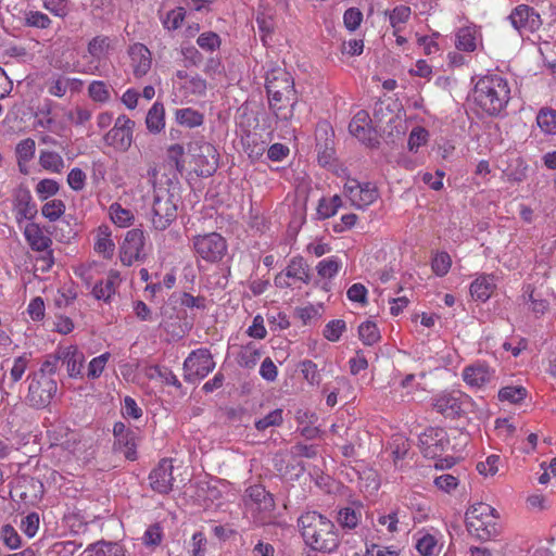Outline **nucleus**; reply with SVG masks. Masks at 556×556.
I'll list each match as a JSON object with an SVG mask.
<instances>
[{"label":"nucleus","instance_id":"nucleus-40","mask_svg":"<svg viewBox=\"0 0 556 556\" xmlns=\"http://www.w3.org/2000/svg\"><path fill=\"white\" fill-rule=\"evenodd\" d=\"M340 268L341 262L336 256L325 258L320 261L316 266L318 276L324 279L333 278L339 273Z\"/></svg>","mask_w":556,"mask_h":556},{"label":"nucleus","instance_id":"nucleus-54","mask_svg":"<svg viewBox=\"0 0 556 556\" xmlns=\"http://www.w3.org/2000/svg\"><path fill=\"white\" fill-rule=\"evenodd\" d=\"M67 77L58 75L52 77L48 83V92L58 98H62L68 90Z\"/></svg>","mask_w":556,"mask_h":556},{"label":"nucleus","instance_id":"nucleus-6","mask_svg":"<svg viewBox=\"0 0 556 556\" xmlns=\"http://www.w3.org/2000/svg\"><path fill=\"white\" fill-rule=\"evenodd\" d=\"M28 392L26 403L34 408L47 407L58 391V383L53 377H43L42 374H31L27 378Z\"/></svg>","mask_w":556,"mask_h":556},{"label":"nucleus","instance_id":"nucleus-57","mask_svg":"<svg viewBox=\"0 0 556 556\" xmlns=\"http://www.w3.org/2000/svg\"><path fill=\"white\" fill-rule=\"evenodd\" d=\"M61 362V357H59V349L55 353L50 354L46 357L45 362L41 364L39 370L34 374H42L43 377H53V375L58 370L59 363Z\"/></svg>","mask_w":556,"mask_h":556},{"label":"nucleus","instance_id":"nucleus-60","mask_svg":"<svg viewBox=\"0 0 556 556\" xmlns=\"http://www.w3.org/2000/svg\"><path fill=\"white\" fill-rule=\"evenodd\" d=\"M39 515L37 513H30L22 519L21 530L28 538H34L39 529Z\"/></svg>","mask_w":556,"mask_h":556},{"label":"nucleus","instance_id":"nucleus-26","mask_svg":"<svg viewBox=\"0 0 556 556\" xmlns=\"http://www.w3.org/2000/svg\"><path fill=\"white\" fill-rule=\"evenodd\" d=\"M495 287V277L482 274L471 282L470 294L475 300L485 302L492 295Z\"/></svg>","mask_w":556,"mask_h":556},{"label":"nucleus","instance_id":"nucleus-48","mask_svg":"<svg viewBox=\"0 0 556 556\" xmlns=\"http://www.w3.org/2000/svg\"><path fill=\"white\" fill-rule=\"evenodd\" d=\"M358 334L359 339L366 345H372L380 339V333L376 324L369 320L359 325Z\"/></svg>","mask_w":556,"mask_h":556},{"label":"nucleus","instance_id":"nucleus-2","mask_svg":"<svg viewBox=\"0 0 556 556\" xmlns=\"http://www.w3.org/2000/svg\"><path fill=\"white\" fill-rule=\"evenodd\" d=\"M304 543L314 552L332 553L340 545L339 530L328 517L315 511L303 513L298 519Z\"/></svg>","mask_w":556,"mask_h":556},{"label":"nucleus","instance_id":"nucleus-56","mask_svg":"<svg viewBox=\"0 0 556 556\" xmlns=\"http://www.w3.org/2000/svg\"><path fill=\"white\" fill-rule=\"evenodd\" d=\"M36 151L35 140L31 138H27L22 140L16 146V155L18 161L28 162L30 161Z\"/></svg>","mask_w":556,"mask_h":556},{"label":"nucleus","instance_id":"nucleus-31","mask_svg":"<svg viewBox=\"0 0 556 556\" xmlns=\"http://www.w3.org/2000/svg\"><path fill=\"white\" fill-rule=\"evenodd\" d=\"M112 232L109 226L101 225L97 229V236H96V242H94V250L98 253L103 254L104 257L110 258L112 257L115 249V244L113 240L111 239Z\"/></svg>","mask_w":556,"mask_h":556},{"label":"nucleus","instance_id":"nucleus-41","mask_svg":"<svg viewBox=\"0 0 556 556\" xmlns=\"http://www.w3.org/2000/svg\"><path fill=\"white\" fill-rule=\"evenodd\" d=\"M88 96L94 102H108L111 97L108 84L103 80H92L88 86Z\"/></svg>","mask_w":556,"mask_h":556},{"label":"nucleus","instance_id":"nucleus-42","mask_svg":"<svg viewBox=\"0 0 556 556\" xmlns=\"http://www.w3.org/2000/svg\"><path fill=\"white\" fill-rule=\"evenodd\" d=\"M410 14V8L404 4L397 5L389 12V21L391 26L394 28V35H396V31H400L401 25L405 24L409 20Z\"/></svg>","mask_w":556,"mask_h":556},{"label":"nucleus","instance_id":"nucleus-49","mask_svg":"<svg viewBox=\"0 0 556 556\" xmlns=\"http://www.w3.org/2000/svg\"><path fill=\"white\" fill-rule=\"evenodd\" d=\"M51 23V18L40 11H29L25 14L26 26L46 29L50 27Z\"/></svg>","mask_w":556,"mask_h":556},{"label":"nucleus","instance_id":"nucleus-27","mask_svg":"<svg viewBox=\"0 0 556 556\" xmlns=\"http://www.w3.org/2000/svg\"><path fill=\"white\" fill-rule=\"evenodd\" d=\"M86 556H125L124 547L117 542L98 541L84 551Z\"/></svg>","mask_w":556,"mask_h":556},{"label":"nucleus","instance_id":"nucleus-46","mask_svg":"<svg viewBox=\"0 0 556 556\" xmlns=\"http://www.w3.org/2000/svg\"><path fill=\"white\" fill-rule=\"evenodd\" d=\"M523 299L528 300L529 308L535 315H543L548 308V302L544 299L538 298L530 285L527 286L523 291Z\"/></svg>","mask_w":556,"mask_h":556},{"label":"nucleus","instance_id":"nucleus-13","mask_svg":"<svg viewBox=\"0 0 556 556\" xmlns=\"http://www.w3.org/2000/svg\"><path fill=\"white\" fill-rule=\"evenodd\" d=\"M344 194L354 207L363 210L378 199L379 191L372 182H359L356 179H349L344 185Z\"/></svg>","mask_w":556,"mask_h":556},{"label":"nucleus","instance_id":"nucleus-22","mask_svg":"<svg viewBox=\"0 0 556 556\" xmlns=\"http://www.w3.org/2000/svg\"><path fill=\"white\" fill-rule=\"evenodd\" d=\"M13 210L17 223L31 219L37 213L36 205L31 202L30 191L23 186L15 189L13 194Z\"/></svg>","mask_w":556,"mask_h":556},{"label":"nucleus","instance_id":"nucleus-35","mask_svg":"<svg viewBox=\"0 0 556 556\" xmlns=\"http://www.w3.org/2000/svg\"><path fill=\"white\" fill-rule=\"evenodd\" d=\"M39 164L43 169L58 174L65 167L63 157L59 153L48 150L40 152Z\"/></svg>","mask_w":556,"mask_h":556},{"label":"nucleus","instance_id":"nucleus-5","mask_svg":"<svg viewBox=\"0 0 556 556\" xmlns=\"http://www.w3.org/2000/svg\"><path fill=\"white\" fill-rule=\"evenodd\" d=\"M495 509L485 503H477L466 511V527L480 540H490L497 534Z\"/></svg>","mask_w":556,"mask_h":556},{"label":"nucleus","instance_id":"nucleus-33","mask_svg":"<svg viewBox=\"0 0 556 556\" xmlns=\"http://www.w3.org/2000/svg\"><path fill=\"white\" fill-rule=\"evenodd\" d=\"M263 355L262 349L254 342L243 345L238 354L239 366L252 369L256 366Z\"/></svg>","mask_w":556,"mask_h":556},{"label":"nucleus","instance_id":"nucleus-1","mask_svg":"<svg viewBox=\"0 0 556 556\" xmlns=\"http://www.w3.org/2000/svg\"><path fill=\"white\" fill-rule=\"evenodd\" d=\"M165 167L152 166L148 169L149 181L153 186V199L149 219L153 229L163 231L177 218V203L179 194L177 186L165 172Z\"/></svg>","mask_w":556,"mask_h":556},{"label":"nucleus","instance_id":"nucleus-58","mask_svg":"<svg viewBox=\"0 0 556 556\" xmlns=\"http://www.w3.org/2000/svg\"><path fill=\"white\" fill-rule=\"evenodd\" d=\"M29 361L30 358L27 354H23L14 359L13 366L10 370V379L13 380V382H17L22 379L28 367Z\"/></svg>","mask_w":556,"mask_h":556},{"label":"nucleus","instance_id":"nucleus-52","mask_svg":"<svg viewBox=\"0 0 556 556\" xmlns=\"http://www.w3.org/2000/svg\"><path fill=\"white\" fill-rule=\"evenodd\" d=\"M345 321L342 319L330 320L324 329V337L331 341L337 342L345 330Z\"/></svg>","mask_w":556,"mask_h":556},{"label":"nucleus","instance_id":"nucleus-17","mask_svg":"<svg viewBox=\"0 0 556 556\" xmlns=\"http://www.w3.org/2000/svg\"><path fill=\"white\" fill-rule=\"evenodd\" d=\"M144 247V235L141 229L134 228L126 232L121 245L119 258L126 266L139 260Z\"/></svg>","mask_w":556,"mask_h":556},{"label":"nucleus","instance_id":"nucleus-43","mask_svg":"<svg viewBox=\"0 0 556 556\" xmlns=\"http://www.w3.org/2000/svg\"><path fill=\"white\" fill-rule=\"evenodd\" d=\"M301 372L304 380L311 386H319L321 382V375L317 364L311 359H304L300 364Z\"/></svg>","mask_w":556,"mask_h":556},{"label":"nucleus","instance_id":"nucleus-32","mask_svg":"<svg viewBox=\"0 0 556 556\" xmlns=\"http://www.w3.org/2000/svg\"><path fill=\"white\" fill-rule=\"evenodd\" d=\"M415 547L420 556H438L441 551L438 539L428 532H418L416 534Z\"/></svg>","mask_w":556,"mask_h":556},{"label":"nucleus","instance_id":"nucleus-21","mask_svg":"<svg viewBox=\"0 0 556 556\" xmlns=\"http://www.w3.org/2000/svg\"><path fill=\"white\" fill-rule=\"evenodd\" d=\"M370 123L369 114L362 110L353 116L349 125L351 135L367 146H374L377 142L376 132Z\"/></svg>","mask_w":556,"mask_h":556},{"label":"nucleus","instance_id":"nucleus-44","mask_svg":"<svg viewBox=\"0 0 556 556\" xmlns=\"http://www.w3.org/2000/svg\"><path fill=\"white\" fill-rule=\"evenodd\" d=\"M527 395V390L521 386H508L498 391L500 401L511 404L520 403Z\"/></svg>","mask_w":556,"mask_h":556},{"label":"nucleus","instance_id":"nucleus-34","mask_svg":"<svg viewBox=\"0 0 556 556\" xmlns=\"http://www.w3.org/2000/svg\"><path fill=\"white\" fill-rule=\"evenodd\" d=\"M477 29L475 27H462L456 33L455 46L458 50L472 52L477 48Z\"/></svg>","mask_w":556,"mask_h":556},{"label":"nucleus","instance_id":"nucleus-39","mask_svg":"<svg viewBox=\"0 0 556 556\" xmlns=\"http://www.w3.org/2000/svg\"><path fill=\"white\" fill-rule=\"evenodd\" d=\"M181 89L186 96L204 97L206 94L207 83L199 75H195L182 83Z\"/></svg>","mask_w":556,"mask_h":556},{"label":"nucleus","instance_id":"nucleus-45","mask_svg":"<svg viewBox=\"0 0 556 556\" xmlns=\"http://www.w3.org/2000/svg\"><path fill=\"white\" fill-rule=\"evenodd\" d=\"M283 421V410L280 408L269 412L263 418L255 421L254 426L258 431H265L270 427H279Z\"/></svg>","mask_w":556,"mask_h":556},{"label":"nucleus","instance_id":"nucleus-55","mask_svg":"<svg viewBox=\"0 0 556 556\" xmlns=\"http://www.w3.org/2000/svg\"><path fill=\"white\" fill-rule=\"evenodd\" d=\"M197 43L201 49L213 52L219 48L220 38L216 33L206 31L198 37Z\"/></svg>","mask_w":556,"mask_h":556},{"label":"nucleus","instance_id":"nucleus-18","mask_svg":"<svg viewBox=\"0 0 556 556\" xmlns=\"http://www.w3.org/2000/svg\"><path fill=\"white\" fill-rule=\"evenodd\" d=\"M114 446L129 460L137 457V433L124 422L117 421L113 426Z\"/></svg>","mask_w":556,"mask_h":556},{"label":"nucleus","instance_id":"nucleus-29","mask_svg":"<svg viewBox=\"0 0 556 556\" xmlns=\"http://www.w3.org/2000/svg\"><path fill=\"white\" fill-rule=\"evenodd\" d=\"M362 505L342 507L338 510L336 520L342 529L353 530L358 526L362 519Z\"/></svg>","mask_w":556,"mask_h":556},{"label":"nucleus","instance_id":"nucleus-47","mask_svg":"<svg viewBox=\"0 0 556 556\" xmlns=\"http://www.w3.org/2000/svg\"><path fill=\"white\" fill-rule=\"evenodd\" d=\"M110 357L111 354L109 352H105L92 358L88 364L86 377L91 380L98 379L102 375Z\"/></svg>","mask_w":556,"mask_h":556},{"label":"nucleus","instance_id":"nucleus-15","mask_svg":"<svg viewBox=\"0 0 556 556\" xmlns=\"http://www.w3.org/2000/svg\"><path fill=\"white\" fill-rule=\"evenodd\" d=\"M513 27L518 30L520 35L525 33H534L542 25L540 14L527 4L516 7L508 16Z\"/></svg>","mask_w":556,"mask_h":556},{"label":"nucleus","instance_id":"nucleus-53","mask_svg":"<svg viewBox=\"0 0 556 556\" xmlns=\"http://www.w3.org/2000/svg\"><path fill=\"white\" fill-rule=\"evenodd\" d=\"M186 17V11L181 7H177L173 10H170L167 14L165 20L163 21V25L167 29H177L181 26L184 20Z\"/></svg>","mask_w":556,"mask_h":556},{"label":"nucleus","instance_id":"nucleus-61","mask_svg":"<svg viewBox=\"0 0 556 556\" xmlns=\"http://www.w3.org/2000/svg\"><path fill=\"white\" fill-rule=\"evenodd\" d=\"M500 463L501 457L498 455H490L486 457L485 462H479L477 464V470L481 475L493 476L498 471Z\"/></svg>","mask_w":556,"mask_h":556},{"label":"nucleus","instance_id":"nucleus-9","mask_svg":"<svg viewBox=\"0 0 556 556\" xmlns=\"http://www.w3.org/2000/svg\"><path fill=\"white\" fill-rule=\"evenodd\" d=\"M215 368V362L210 350L201 348L192 351L184 362V378L194 382L205 378Z\"/></svg>","mask_w":556,"mask_h":556},{"label":"nucleus","instance_id":"nucleus-14","mask_svg":"<svg viewBox=\"0 0 556 556\" xmlns=\"http://www.w3.org/2000/svg\"><path fill=\"white\" fill-rule=\"evenodd\" d=\"M469 395L462 392L445 393L434 400V409L445 417L455 418L472 406Z\"/></svg>","mask_w":556,"mask_h":556},{"label":"nucleus","instance_id":"nucleus-59","mask_svg":"<svg viewBox=\"0 0 556 556\" xmlns=\"http://www.w3.org/2000/svg\"><path fill=\"white\" fill-rule=\"evenodd\" d=\"M1 538L5 546L10 549H17L21 546V536L11 525H5L1 529Z\"/></svg>","mask_w":556,"mask_h":556},{"label":"nucleus","instance_id":"nucleus-16","mask_svg":"<svg viewBox=\"0 0 556 556\" xmlns=\"http://www.w3.org/2000/svg\"><path fill=\"white\" fill-rule=\"evenodd\" d=\"M462 377L468 387L483 389L495 380V369L484 362H476L463 369Z\"/></svg>","mask_w":556,"mask_h":556},{"label":"nucleus","instance_id":"nucleus-62","mask_svg":"<svg viewBox=\"0 0 556 556\" xmlns=\"http://www.w3.org/2000/svg\"><path fill=\"white\" fill-rule=\"evenodd\" d=\"M59 191V184L53 179H42L36 186V192L41 199H47L56 194Z\"/></svg>","mask_w":556,"mask_h":556},{"label":"nucleus","instance_id":"nucleus-4","mask_svg":"<svg viewBox=\"0 0 556 556\" xmlns=\"http://www.w3.org/2000/svg\"><path fill=\"white\" fill-rule=\"evenodd\" d=\"M472 98L483 112L496 116L510 100V87L507 79L500 75H485L476 83Z\"/></svg>","mask_w":556,"mask_h":556},{"label":"nucleus","instance_id":"nucleus-12","mask_svg":"<svg viewBox=\"0 0 556 556\" xmlns=\"http://www.w3.org/2000/svg\"><path fill=\"white\" fill-rule=\"evenodd\" d=\"M111 49V39L108 36L100 35L92 38L88 42L87 53L84 55V58H90V60L79 72L88 75L98 74L101 63L108 59Z\"/></svg>","mask_w":556,"mask_h":556},{"label":"nucleus","instance_id":"nucleus-19","mask_svg":"<svg viewBox=\"0 0 556 556\" xmlns=\"http://www.w3.org/2000/svg\"><path fill=\"white\" fill-rule=\"evenodd\" d=\"M173 469V463L167 458L159 463L149 475L150 486L153 491L160 494H167L172 491L174 482Z\"/></svg>","mask_w":556,"mask_h":556},{"label":"nucleus","instance_id":"nucleus-51","mask_svg":"<svg viewBox=\"0 0 556 556\" xmlns=\"http://www.w3.org/2000/svg\"><path fill=\"white\" fill-rule=\"evenodd\" d=\"M452 260L451 256L446 252H440L434 255L432 258V270L435 275L442 277L446 275L451 268Z\"/></svg>","mask_w":556,"mask_h":556},{"label":"nucleus","instance_id":"nucleus-36","mask_svg":"<svg viewBox=\"0 0 556 556\" xmlns=\"http://www.w3.org/2000/svg\"><path fill=\"white\" fill-rule=\"evenodd\" d=\"M175 117L178 124L189 128L201 126L204 121L203 114L191 108L176 110Z\"/></svg>","mask_w":556,"mask_h":556},{"label":"nucleus","instance_id":"nucleus-64","mask_svg":"<svg viewBox=\"0 0 556 556\" xmlns=\"http://www.w3.org/2000/svg\"><path fill=\"white\" fill-rule=\"evenodd\" d=\"M366 553L370 556H399L400 549L395 546H379L378 544L371 543L366 544Z\"/></svg>","mask_w":556,"mask_h":556},{"label":"nucleus","instance_id":"nucleus-8","mask_svg":"<svg viewBox=\"0 0 556 556\" xmlns=\"http://www.w3.org/2000/svg\"><path fill=\"white\" fill-rule=\"evenodd\" d=\"M135 126V122L127 115H119L103 136V142L118 152L128 151L132 144Z\"/></svg>","mask_w":556,"mask_h":556},{"label":"nucleus","instance_id":"nucleus-30","mask_svg":"<svg viewBox=\"0 0 556 556\" xmlns=\"http://www.w3.org/2000/svg\"><path fill=\"white\" fill-rule=\"evenodd\" d=\"M146 125L150 132L159 134L165 127V109L161 102H154L146 116Z\"/></svg>","mask_w":556,"mask_h":556},{"label":"nucleus","instance_id":"nucleus-11","mask_svg":"<svg viewBox=\"0 0 556 556\" xmlns=\"http://www.w3.org/2000/svg\"><path fill=\"white\" fill-rule=\"evenodd\" d=\"M312 280L309 266L302 256L292 257L287 267L277 274L274 283L277 288H292L296 281L308 285Z\"/></svg>","mask_w":556,"mask_h":556},{"label":"nucleus","instance_id":"nucleus-7","mask_svg":"<svg viewBox=\"0 0 556 556\" xmlns=\"http://www.w3.org/2000/svg\"><path fill=\"white\" fill-rule=\"evenodd\" d=\"M189 151L194 163V170L199 176H212L218 167V153L216 148L203 140H197L189 144Z\"/></svg>","mask_w":556,"mask_h":556},{"label":"nucleus","instance_id":"nucleus-25","mask_svg":"<svg viewBox=\"0 0 556 556\" xmlns=\"http://www.w3.org/2000/svg\"><path fill=\"white\" fill-rule=\"evenodd\" d=\"M122 279L117 270H110L104 280L99 281L92 289V294L97 300L110 302L112 295L115 294Z\"/></svg>","mask_w":556,"mask_h":556},{"label":"nucleus","instance_id":"nucleus-63","mask_svg":"<svg viewBox=\"0 0 556 556\" xmlns=\"http://www.w3.org/2000/svg\"><path fill=\"white\" fill-rule=\"evenodd\" d=\"M92 112L84 106H76L67 114V119L76 126L85 125L90 121Z\"/></svg>","mask_w":556,"mask_h":556},{"label":"nucleus","instance_id":"nucleus-20","mask_svg":"<svg viewBox=\"0 0 556 556\" xmlns=\"http://www.w3.org/2000/svg\"><path fill=\"white\" fill-rule=\"evenodd\" d=\"M59 357L70 378L84 379L85 354L76 345L59 348Z\"/></svg>","mask_w":556,"mask_h":556},{"label":"nucleus","instance_id":"nucleus-3","mask_svg":"<svg viewBox=\"0 0 556 556\" xmlns=\"http://www.w3.org/2000/svg\"><path fill=\"white\" fill-rule=\"evenodd\" d=\"M266 92L269 109L277 121L289 122L293 117L298 94L293 78L286 71L278 68L266 76Z\"/></svg>","mask_w":556,"mask_h":556},{"label":"nucleus","instance_id":"nucleus-37","mask_svg":"<svg viewBox=\"0 0 556 556\" xmlns=\"http://www.w3.org/2000/svg\"><path fill=\"white\" fill-rule=\"evenodd\" d=\"M536 124L546 135H556V110L543 108L536 115Z\"/></svg>","mask_w":556,"mask_h":556},{"label":"nucleus","instance_id":"nucleus-38","mask_svg":"<svg viewBox=\"0 0 556 556\" xmlns=\"http://www.w3.org/2000/svg\"><path fill=\"white\" fill-rule=\"evenodd\" d=\"M109 212L111 220L122 228L129 227L135 219L132 212L124 208L119 203L111 204Z\"/></svg>","mask_w":556,"mask_h":556},{"label":"nucleus","instance_id":"nucleus-28","mask_svg":"<svg viewBox=\"0 0 556 556\" xmlns=\"http://www.w3.org/2000/svg\"><path fill=\"white\" fill-rule=\"evenodd\" d=\"M24 236L30 248L35 251H46L52 244V240L34 223L26 225Z\"/></svg>","mask_w":556,"mask_h":556},{"label":"nucleus","instance_id":"nucleus-10","mask_svg":"<svg viewBox=\"0 0 556 556\" xmlns=\"http://www.w3.org/2000/svg\"><path fill=\"white\" fill-rule=\"evenodd\" d=\"M192 244L195 253L210 263L220 261L227 252L226 240L217 232L195 236Z\"/></svg>","mask_w":556,"mask_h":556},{"label":"nucleus","instance_id":"nucleus-24","mask_svg":"<svg viewBox=\"0 0 556 556\" xmlns=\"http://www.w3.org/2000/svg\"><path fill=\"white\" fill-rule=\"evenodd\" d=\"M131 66L136 77L144 76L151 67V52L142 43H135L129 49Z\"/></svg>","mask_w":556,"mask_h":556},{"label":"nucleus","instance_id":"nucleus-50","mask_svg":"<svg viewBox=\"0 0 556 556\" xmlns=\"http://www.w3.org/2000/svg\"><path fill=\"white\" fill-rule=\"evenodd\" d=\"M65 212V204L62 200H52L41 207L42 215L50 222L59 219Z\"/></svg>","mask_w":556,"mask_h":556},{"label":"nucleus","instance_id":"nucleus-23","mask_svg":"<svg viewBox=\"0 0 556 556\" xmlns=\"http://www.w3.org/2000/svg\"><path fill=\"white\" fill-rule=\"evenodd\" d=\"M445 432L440 428H429L420 437L422 453L427 457H435L443 450Z\"/></svg>","mask_w":556,"mask_h":556}]
</instances>
